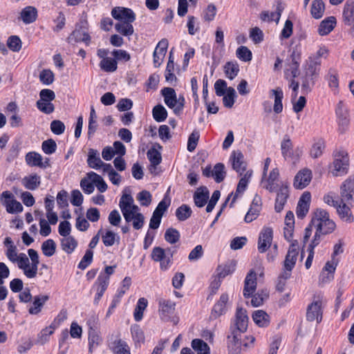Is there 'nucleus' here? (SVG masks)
Returning <instances> with one entry per match:
<instances>
[{
	"label": "nucleus",
	"mask_w": 354,
	"mask_h": 354,
	"mask_svg": "<svg viewBox=\"0 0 354 354\" xmlns=\"http://www.w3.org/2000/svg\"><path fill=\"white\" fill-rule=\"evenodd\" d=\"M248 317L246 310L237 307L235 319L230 326V335H227V347L230 354H240L242 342L241 333H245L248 328Z\"/></svg>",
	"instance_id": "obj_1"
},
{
	"label": "nucleus",
	"mask_w": 354,
	"mask_h": 354,
	"mask_svg": "<svg viewBox=\"0 0 354 354\" xmlns=\"http://www.w3.org/2000/svg\"><path fill=\"white\" fill-rule=\"evenodd\" d=\"M311 223L316 224V228L322 232L323 235L332 233L336 227L335 222L330 219L328 212L323 209H316Z\"/></svg>",
	"instance_id": "obj_2"
},
{
	"label": "nucleus",
	"mask_w": 354,
	"mask_h": 354,
	"mask_svg": "<svg viewBox=\"0 0 354 354\" xmlns=\"http://www.w3.org/2000/svg\"><path fill=\"white\" fill-rule=\"evenodd\" d=\"M322 296L315 295L313 301L310 304L306 310V319L308 322L317 321L320 323L322 320Z\"/></svg>",
	"instance_id": "obj_3"
},
{
	"label": "nucleus",
	"mask_w": 354,
	"mask_h": 354,
	"mask_svg": "<svg viewBox=\"0 0 354 354\" xmlns=\"http://www.w3.org/2000/svg\"><path fill=\"white\" fill-rule=\"evenodd\" d=\"M348 157L344 151L337 152L333 161L334 169L332 171L333 176H341L347 174L348 170Z\"/></svg>",
	"instance_id": "obj_4"
},
{
	"label": "nucleus",
	"mask_w": 354,
	"mask_h": 354,
	"mask_svg": "<svg viewBox=\"0 0 354 354\" xmlns=\"http://www.w3.org/2000/svg\"><path fill=\"white\" fill-rule=\"evenodd\" d=\"M13 198L14 196L12 193L9 191H5L2 192L0 199L8 213L16 214L21 212L24 209L22 205Z\"/></svg>",
	"instance_id": "obj_5"
},
{
	"label": "nucleus",
	"mask_w": 354,
	"mask_h": 354,
	"mask_svg": "<svg viewBox=\"0 0 354 354\" xmlns=\"http://www.w3.org/2000/svg\"><path fill=\"white\" fill-rule=\"evenodd\" d=\"M342 202L347 203L351 206L354 203V176L348 177L340 187Z\"/></svg>",
	"instance_id": "obj_6"
},
{
	"label": "nucleus",
	"mask_w": 354,
	"mask_h": 354,
	"mask_svg": "<svg viewBox=\"0 0 354 354\" xmlns=\"http://www.w3.org/2000/svg\"><path fill=\"white\" fill-rule=\"evenodd\" d=\"M176 303L165 299L158 300V312L160 319L163 322L171 321V315L175 311Z\"/></svg>",
	"instance_id": "obj_7"
},
{
	"label": "nucleus",
	"mask_w": 354,
	"mask_h": 354,
	"mask_svg": "<svg viewBox=\"0 0 354 354\" xmlns=\"http://www.w3.org/2000/svg\"><path fill=\"white\" fill-rule=\"evenodd\" d=\"M273 239V231L271 227H263L258 239V250L261 253L266 252L270 247Z\"/></svg>",
	"instance_id": "obj_8"
},
{
	"label": "nucleus",
	"mask_w": 354,
	"mask_h": 354,
	"mask_svg": "<svg viewBox=\"0 0 354 354\" xmlns=\"http://www.w3.org/2000/svg\"><path fill=\"white\" fill-rule=\"evenodd\" d=\"M111 15L121 23H133L136 20V14L127 8H115L111 11Z\"/></svg>",
	"instance_id": "obj_9"
},
{
	"label": "nucleus",
	"mask_w": 354,
	"mask_h": 354,
	"mask_svg": "<svg viewBox=\"0 0 354 354\" xmlns=\"http://www.w3.org/2000/svg\"><path fill=\"white\" fill-rule=\"evenodd\" d=\"M230 161L232 167L240 176H242L247 167V163L244 160V156L240 151H234L230 156Z\"/></svg>",
	"instance_id": "obj_10"
},
{
	"label": "nucleus",
	"mask_w": 354,
	"mask_h": 354,
	"mask_svg": "<svg viewBox=\"0 0 354 354\" xmlns=\"http://www.w3.org/2000/svg\"><path fill=\"white\" fill-rule=\"evenodd\" d=\"M343 21L345 25L351 26V32L354 35V1L347 0L344 6L342 12Z\"/></svg>",
	"instance_id": "obj_11"
},
{
	"label": "nucleus",
	"mask_w": 354,
	"mask_h": 354,
	"mask_svg": "<svg viewBox=\"0 0 354 354\" xmlns=\"http://www.w3.org/2000/svg\"><path fill=\"white\" fill-rule=\"evenodd\" d=\"M335 113L338 118L339 129L341 133H343L349 124V120L348 118V114L347 109L342 101H339L337 104Z\"/></svg>",
	"instance_id": "obj_12"
},
{
	"label": "nucleus",
	"mask_w": 354,
	"mask_h": 354,
	"mask_svg": "<svg viewBox=\"0 0 354 354\" xmlns=\"http://www.w3.org/2000/svg\"><path fill=\"white\" fill-rule=\"evenodd\" d=\"M109 284V277L104 274L100 273L97 277L93 288H96V295L94 298V303L98 304Z\"/></svg>",
	"instance_id": "obj_13"
},
{
	"label": "nucleus",
	"mask_w": 354,
	"mask_h": 354,
	"mask_svg": "<svg viewBox=\"0 0 354 354\" xmlns=\"http://www.w3.org/2000/svg\"><path fill=\"white\" fill-rule=\"evenodd\" d=\"M257 274L254 271L250 270L244 281L243 296L245 298H250L257 289Z\"/></svg>",
	"instance_id": "obj_14"
},
{
	"label": "nucleus",
	"mask_w": 354,
	"mask_h": 354,
	"mask_svg": "<svg viewBox=\"0 0 354 354\" xmlns=\"http://www.w3.org/2000/svg\"><path fill=\"white\" fill-rule=\"evenodd\" d=\"M311 178V171L308 169H302L296 174L293 186L295 189H302L309 185Z\"/></svg>",
	"instance_id": "obj_15"
},
{
	"label": "nucleus",
	"mask_w": 354,
	"mask_h": 354,
	"mask_svg": "<svg viewBox=\"0 0 354 354\" xmlns=\"http://www.w3.org/2000/svg\"><path fill=\"white\" fill-rule=\"evenodd\" d=\"M311 195L309 192H305L301 196L296 210L297 216L299 218H304L308 212Z\"/></svg>",
	"instance_id": "obj_16"
},
{
	"label": "nucleus",
	"mask_w": 354,
	"mask_h": 354,
	"mask_svg": "<svg viewBox=\"0 0 354 354\" xmlns=\"http://www.w3.org/2000/svg\"><path fill=\"white\" fill-rule=\"evenodd\" d=\"M279 178V171L277 168L273 169L268 176V178H264V183H261L263 187L270 192H274L279 187L278 180Z\"/></svg>",
	"instance_id": "obj_17"
},
{
	"label": "nucleus",
	"mask_w": 354,
	"mask_h": 354,
	"mask_svg": "<svg viewBox=\"0 0 354 354\" xmlns=\"http://www.w3.org/2000/svg\"><path fill=\"white\" fill-rule=\"evenodd\" d=\"M86 162L88 166L94 169L102 168L104 170L105 165H109V163H105L101 160L99 152L94 149H90L88 150Z\"/></svg>",
	"instance_id": "obj_18"
},
{
	"label": "nucleus",
	"mask_w": 354,
	"mask_h": 354,
	"mask_svg": "<svg viewBox=\"0 0 354 354\" xmlns=\"http://www.w3.org/2000/svg\"><path fill=\"white\" fill-rule=\"evenodd\" d=\"M288 196V186L287 185H282L277 192L275 200L274 209L277 212H280L283 209Z\"/></svg>",
	"instance_id": "obj_19"
},
{
	"label": "nucleus",
	"mask_w": 354,
	"mask_h": 354,
	"mask_svg": "<svg viewBox=\"0 0 354 354\" xmlns=\"http://www.w3.org/2000/svg\"><path fill=\"white\" fill-rule=\"evenodd\" d=\"M228 300V294L223 293L221 295L218 301L214 304L212 310V316L214 318H217L226 313Z\"/></svg>",
	"instance_id": "obj_20"
},
{
	"label": "nucleus",
	"mask_w": 354,
	"mask_h": 354,
	"mask_svg": "<svg viewBox=\"0 0 354 354\" xmlns=\"http://www.w3.org/2000/svg\"><path fill=\"white\" fill-rule=\"evenodd\" d=\"M298 255L297 242L290 245L284 261L285 270H292L295 267Z\"/></svg>",
	"instance_id": "obj_21"
},
{
	"label": "nucleus",
	"mask_w": 354,
	"mask_h": 354,
	"mask_svg": "<svg viewBox=\"0 0 354 354\" xmlns=\"http://www.w3.org/2000/svg\"><path fill=\"white\" fill-rule=\"evenodd\" d=\"M209 192L205 186H201L194 192L193 198L194 204L198 207H204L208 201Z\"/></svg>",
	"instance_id": "obj_22"
},
{
	"label": "nucleus",
	"mask_w": 354,
	"mask_h": 354,
	"mask_svg": "<svg viewBox=\"0 0 354 354\" xmlns=\"http://www.w3.org/2000/svg\"><path fill=\"white\" fill-rule=\"evenodd\" d=\"M165 104L174 111L177 104V95L175 90L171 87H165L161 90Z\"/></svg>",
	"instance_id": "obj_23"
},
{
	"label": "nucleus",
	"mask_w": 354,
	"mask_h": 354,
	"mask_svg": "<svg viewBox=\"0 0 354 354\" xmlns=\"http://www.w3.org/2000/svg\"><path fill=\"white\" fill-rule=\"evenodd\" d=\"M21 184L28 190H35L40 186L41 176L37 174L26 176L21 179Z\"/></svg>",
	"instance_id": "obj_24"
},
{
	"label": "nucleus",
	"mask_w": 354,
	"mask_h": 354,
	"mask_svg": "<svg viewBox=\"0 0 354 354\" xmlns=\"http://www.w3.org/2000/svg\"><path fill=\"white\" fill-rule=\"evenodd\" d=\"M68 43L83 41L88 46L91 37L88 32H84L79 28H75L66 39Z\"/></svg>",
	"instance_id": "obj_25"
},
{
	"label": "nucleus",
	"mask_w": 354,
	"mask_h": 354,
	"mask_svg": "<svg viewBox=\"0 0 354 354\" xmlns=\"http://www.w3.org/2000/svg\"><path fill=\"white\" fill-rule=\"evenodd\" d=\"M336 25V19L335 17H328L324 19L318 28V33L322 35H328Z\"/></svg>",
	"instance_id": "obj_26"
},
{
	"label": "nucleus",
	"mask_w": 354,
	"mask_h": 354,
	"mask_svg": "<svg viewBox=\"0 0 354 354\" xmlns=\"http://www.w3.org/2000/svg\"><path fill=\"white\" fill-rule=\"evenodd\" d=\"M283 8L281 3H278L276 8V12H268V11H263L260 14V19L263 21L270 22L272 21H275L277 23L279 22L281 13L283 12Z\"/></svg>",
	"instance_id": "obj_27"
},
{
	"label": "nucleus",
	"mask_w": 354,
	"mask_h": 354,
	"mask_svg": "<svg viewBox=\"0 0 354 354\" xmlns=\"http://www.w3.org/2000/svg\"><path fill=\"white\" fill-rule=\"evenodd\" d=\"M26 162L30 167H39L40 168H46V165L43 163L42 156L35 151L28 152L25 157Z\"/></svg>",
	"instance_id": "obj_28"
},
{
	"label": "nucleus",
	"mask_w": 354,
	"mask_h": 354,
	"mask_svg": "<svg viewBox=\"0 0 354 354\" xmlns=\"http://www.w3.org/2000/svg\"><path fill=\"white\" fill-rule=\"evenodd\" d=\"M348 205L347 203L342 202L341 199L336 209L341 219L348 223H352L353 221V216Z\"/></svg>",
	"instance_id": "obj_29"
},
{
	"label": "nucleus",
	"mask_w": 354,
	"mask_h": 354,
	"mask_svg": "<svg viewBox=\"0 0 354 354\" xmlns=\"http://www.w3.org/2000/svg\"><path fill=\"white\" fill-rule=\"evenodd\" d=\"M49 299L48 295H37L34 297L32 306L28 309L30 315H37L41 311L45 303Z\"/></svg>",
	"instance_id": "obj_30"
},
{
	"label": "nucleus",
	"mask_w": 354,
	"mask_h": 354,
	"mask_svg": "<svg viewBox=\"0 0 354 354\" xmlns=\"http://www.w3.org/2000/svg\"><path fill=\"white\" fill-rule=\"evenodd\" d=\"M37 17V10L35 7L26 6L21 12V18L24 24L34 22Z\"/></svg>",
	"instance_id": "obj_31"
},
{
	"label": "nucleus",
	"mask_w": 354,
	"mask_h": 354,
	"mask_svg": "<svg viewBox=\"0 0 354 354\" xmlns=\"http://www.w3.org/2000/svg\"><path fill=\"white\" fill-rule=\"evenodd\" d=\"M337 263L333 262H326L323 270L320 274V280L322 282H328L333 279V273L335 271Z\"/></svg>",
	"instance_id": "obj_32"
},
{
	"label": "nucleus",
	"mask_w": 354,
	"mask_h": 354,
	"mask_svg": "<svg viewBox=\"0 0 354 354\" xmlns=\"http://www.w3.org/2000/svg\"><path fill=\"white\" fill-rule=\"evenodd\" d=\"M270 93L274 96V103L273 111L276 113H280L283 111L282 100L283 98V93L280 87L272 89Z\"/></svg>",
	"instance_id": "obj_33"
},
{
	"label": "nucleus",
	"mask_w": 354,
	"mask_h": 354,
	"mask_svg": "<svg viewBox=\"0 0 354 354\" xmlns=\"http://www.w3.org/2000/svg\"><path fill=\"white\" fill-rule=\"evenodd\" d=\"M133 203V198L131 194H125L121 197L119 203V206L125 221L129 220V212L127 208Z\"/></svg>",
	"instance_id": "obj_34"
},
{
	"label": "nucleus",
	"mask_w": 354,
	"mask_h": 354,
	"mask_svg": "<svg viewBox=\"0 0 354 354\" xmlns=\"http://www.w3.org/2000/svg\"><path fill=\"white\" fill-rule=\"evenodd\" d=\"M252 319L259 327H266L270 323L269 315L262 310L254 311L252 314Z\"/></svg>",
	"instance_id": "obj_35"
},
{
	"label": "nucleus",
	"mask_w": 354,
	"mask_h": 354,
	"mask_svg": "<svg viewBox=\"0 0 354 354\" xmlns=\"http://www.w3.org/2000/svg\"><path fill=\"white\" fill-rule=\"evenodd\" d=\"M325 11V4L322 0H313L311 5L310 14L316 19L323 17Z\"/></svg>",
	"instance_id": "obj_36"
},
{
	"label": "nucleus",
	"mask_w": 354,
	"mask_h": 354,
	"mask_svg": "<svg viewBox=\"0 0 354 354\" xmlns=\"http://www.w3.org/2000/svg\"><path fill=\"white\" fill-rule=\"evenodd\" d=\"M320 61L315 60L312 57H310L306 62V66L305 68V74L308 76H312L317 78L318 72L319 71Z\"/></svg>",
	"instance_id": "obj_37"
},
{
	"label": "nucleus",
	"mask_w": 354,
	"mask_h": 354,
	"mask_svg": "<svg viewBox=\"0 0 354 354\" xmlns=\"http://www.w3.org/2000/svg\"><path fill=\"white\" fill-rule=\"evenodd\" d=\"M87 177L94 183L99 192L103 193L106 191L107 184L100 175L94 171H90L87 174Z\"/></svg>",
	"instance_id": "obj_38"
},
{
	"label": "nucleus",
	"mask_w": 354,
	"mask_h": 354,
	"mask_svg": "<svg viewBox=\"0 0 354 354\" xmlns=\"http://www.w3.org/2000/svg\"><path fill=\"white\" fill-rule=\"evenodd\" d=\"M111 350L114 354H131L129 346L121 339H116L112 343Z\"/></svg>",
	"instance_id": "obj_39"
},
{
	"label": "nucleus",
	"mask_w": 354,
	"mask_h": 354,
	"mask_svg": "<svg viewBox=\"0 0 354 354\" xmlns=\"http://www.w3.org/2000/svg\"><path fill=\"white\" fill-rule=\"evenodd\" d=\"M239 72V66L236 62H227L224 65V73L227 78L232 80Z\"/></svg>",
	"instance_id": "obj_40"
},
{
	"label": "nucleus",
	"mask_w": 354,
	"mask_h": 354,
	"mask_svg": "<svg viewBox=\"0 0 354 354\" xmlns=\"http://www.w3.org/2000/svg\"><path fill=\"white\" fill-rule=\"evenodd\" d=\"M192 347L197 354H210L209 346L203 339H193L192 342Z\"/></svg>",
	"instance_id": "obj_41"
},
{
	"label": "nucleus",
	"mask_w": 354,
	"mask_h": 354,
	"mask_svg": "<svg viewBox=\"0 0 354 354\" xmlns=\"http://www.w3.org/2000/svg\"><path fill=\"white\" fill-rule=\"evenodd\" d=\"M61 246L64 251L71 254L77 246V241L72 236L64 237L61 240Z\"/></svg>",
	"instance_id": "obj_42"
},
{
	"label": "nucleus",
	"mask_w": 354,
	"mask_h": 354,
	"mask_svg": "<svg viewBox=\"0 0 354 354\" xmlns=\"http://www.w3.org/2000/svg\"><path fill=\"white\" fill-rule=\"evenodd\" d=\"M236 263L234 261H231L223 266H218L216 269L217 275L219 278L224 279L234 271Z\"/></svg>",
	"instance_id": "obj_43"
},
{
	"label": "nucleus",
	"mask_w": 354,
	"mask_h": 354,
	"mask_svg": "<svg viewBox=\"0 0 354 354\" xmlns=\"http://www.w3.org/2000/svg\"><path fill=\"white\" fill-rule=\"evenodd\" d=\"M147 304L148 301L145 298L141 297L138 299L133 313L134 319L136 322L142 320L143 317V313L146 309Z\"/></svg>",
	"instance_id": "obj_44"
},
{
	"label": "nucleus",
	"mask_w": 354,
	"mask_h": 354,
	"mask_svg": "<svg viewBox=\"0 0 354 354\" xmlns=\"http://www.w3.org/2000/svg\"><path fill=\"white\" fill-rule=\"evenodd\" d=\"M100 66V68L105 72L113 73L117 70L118 63L114 57H106L101 60Z\"/></svg>",
	"instance_id": "obj_45"
},
{
	"label": "nucleus",
	"mask_w": 354,
	"mask_h": 354,
	"mask_svg": "<svg viewBox=\"0 0 354 354\" xmlns=\"http://www.w3.org/2000/svg\"><path fill=\"white\" fill-rule=\"evenodd\" d=\"M97 115L93 106L91 107L89 120H88V138H91L93 137L94 133H95L97 124Z\"/></svg>",
	"instance_id": "obj_46"
},
{
	"label": "nucleus",
	"mask_w": 354,
	"mask_h": 354,
	"mask_svg": "<svg viewBox=\"0 0 354 354\" xmlns=\"http://www.w3.org/2000/svg\"><path fill=\"white\" fill-rule=\"evenodd\" d=\"M192 214L191 207L186 204H183L176 210V216L180 221H184L188 219Z\"/></svg>",
	"instance_id": "obj_47"
},
{
	"label": "nucleus",
	"mask_w": 354,
	"mask_h": 354,
	"mask_svg": "<svg viewBox=\"0 0 354 354\" xmlns=\"http://www.w3.org/2000/svg\"><path fill=\"white\" fill-rule=\"evenodd\" d=\"M325 149V142L322 138L317 139L313 145L310 149V156L317 158L322 156Z\"/></svg>",
	"instance_id": "obj_48"
},
{
	"label": "nucleus",
	"mask_w": 354,
	"mask_h": 354,
	"mask_svg": "<svg viewBox=\"0 0 354 354\" xmlns=\"http://www.w3.org/2000/svg\"><path fill=\"white\" fill-rule=\"evenodd\" d=\"M102 342L99 329L88 330V351L93 352V347L99 345Z\"/></svg>",
	"instance_id": "obj_49"
},
{
	"label": "nucleus",
	"mask_w": 354,
	"mask_h": 354,
	"mask_svg": "<svg viewBox=\"0 0 354 354\" xmlns=\"http://www.w3.org/2000/svg\"><path fill=\"white\" fill-rule=\"evenodd\" d=\"M225 93L226 94L223 95V103L224 106L230 109L235 102V98L236 97V91L234 88L228 87Z\"/></svg>",
	"instance_id": "obj_50"
},
{
	"label": "nucleus",
	"mask_w": 354,
	"mask_h": 354,
	"mask_svg": "<svg viewBox=\"0 0 354 354\" xmlns=\"http://www.w3.org/2000/svg\"><path fill=\"white\" fill-rule=\"evenodd\" d=\"M281 153L284 158L290 157L292 154V144L290 137L286 135L281 143Z\"/></svg>",
	"instance_id": "obj_51"
},
{
	"label": "nucleus",
	"mask_w": 354,
	"mask_h": 354,
	"mask_svg": "<svg viewBox=\"0 0 354 354\" xmlns=\"http://www.w3.org/2000/svg\"><path fill=\"white\" fill-rule=\"evenodd\" d=\"M325 80L328 82V86L332 89H337L339 86L338 74L333 69L330 68L325 76Z\"/></svg>",
	"instance_id": "obj_52"
},
{
	"label": "nucleus",
	"mask_w": 354,
	"mask_h": 354,
	"mask_svg": "<svg viewBox=\"0 0 354 354\" xmlns=\"http://www.w3.org/2000/svg\"><path fill=\"white\" fill-rule=\"evenodd\" d=\"M226 172L225 171V165L223 163L218 162L214 167L212 176L217 183H221L225 178Z\"/></svg>",
	"instance_id": "obj_53"
},
{
	"label": "nucleus",
	"mask_w": 354,
	"mask_h": 354,
	"mask_svg": "<svg viewBox=\"0 0 354 354\" xmlns=\"http://www.w3.org/2000/svg\"><path fill=\"white\" fill-rule=\"evenodd\" d=\"M153 117L158 122H163L167 117V111L162 104H158L153 108Z\"/></svg>",
	"instance_id": "obj_54"
},
{
	"label": "nucleus",
	"mask_w": 354,
	"mask_h": 354,
	"mask_svg": "<svg viewBox=\"0 0 354 354\" xmlns=\"http://www.w3.org/2000/svg\"><path fill=\"white\" fill-rule=\"evenodd\" d=\"M43 254L48 257H52L56 252V243L53 239H48L41 245Z\"/></svg>",
	"instance_id": "obj_55"
},
{
	"label": "nucleus",
	"mask_w": 354,
	"mask_h": 354,
	"mask_svg": "<svg viewBox=\"0 0 354 354\" xmlns=\"http://www.w3.org/2000/svg\"><path fill=\"white\" fill-rule=\"evenodd\" d=\"M104 173H107L110 181L115 185H118L121 182V176L115 171L111 164L106 165Z\"/></svg>",
	"instance_id": "obj_56"
},
{
	"label": "nucleus",
	"mask_w": 354,
	"mask_h": 354,
	"mask_svg": "<svg viewBox=\"0 0 354 354\" xmlns=\"http://www.w3.org/2000/svg\"><path fill=\"white\" fill-rule=\"evenodd\" d=\"M147 158L149 159L151 166L156 167L158 165L162 160L160 153L154 148H151L147 153Z\"/></svg>",
	"instance_id": "obj_57"
},
{
	"label": "nucleus",
	"mask_w": 354,
	"mask_h": 354,
	"mask_svg": "<svg viewBox=\"0 0 354 354\" xmlns=\"http://www.w3.org/2000/svg\"><path fill=\"white\" fill-rule=\"evenodd\" d=\"M132 23H117L115 28L117 32L124 36H130L133 34L134 30Z\"/></svg>",
	"instance_id": "obj_58"
},
{
	"label": "nucleus",
	"mask_w": 354,
	"mask_h": 354,
	"mask_svg": "<svg viewBox=\"0 0 354 354\" xmlns=\"http://www.w3.org/2000/svg\"><path fill=\"white\" fill-rule=\"evenodd\" d=\"M119 242L120 237L113 231L107 230L104 234L102 235V240L104 245L106 247H111L114 245L115 241Z\"/></svg>",
	"instance_id": "obj_59"
},
{
	"label": "nucleus",
	"mask_w": 354,
	"mask_h": 354,
	"mask_svg": "<svg viewBox=\"0 0 354 354\" xmlns=\"http://www.w3.org/2000/svg\"><path fill=\"white\" fill-rule=\"evenodd\" d=\"M315 77L308 76L307 74H305L302 77L301 89L304 93H308L311 91L313 86L315 85Z\"/></svg>",
	"instance_id": "obj_60"
},
{
	"label": "nucleus",
	"mask_w": 354,
	"mask_h": 354,
	"mask_svg": "<svg viewBox=\"0 0 354 354\" xmlns=\"http://www.w3.org/2000/svg\"><path fill=\"white\" fill-rule=\"evenodd\" d=\"M179 232L173 227L168 228L165 233V239L167 242L174 244L177 243L180 239Z\"/></svg>",
	"instance_id": "obj_61"
},
{
	"label": "nucleus",
	"mask_w": 354,
	"mask_h": 354,
	"mask_svg": "<svg viewBox=\"0 0 354 354\" xmlns=\"http://www.w3.org/2000/svg\"><path fill=\"white\" fill-rule=\"evenodd\" d=\"M236 57L243 62H249L252 58L251 50L244 46L239 47L236 50Z\"/></svg>",
	"instance_id": "obj_62"
},
{
	"label": "nucleus",
	"mask_w": 354,
	"mask_h": 354,
	"mask_svg": "<svg viewBox=\"0 0 354 354\" xmlns=\"http://www.w3.org/2000/svg\"><path fill=\"white\" fill-rule=\"evenodd\" d=\"M36 106L40 111L46 114H50L55 110L54 104L51 102L48 101H43L39 100L36 102Z\"/></svg>",
	"instance_id": "obj_63"
},
{
	"label": "nucleus",
	"mask_w": 354,
	"mask_h": 354,
	"mask_svg": "<svg viewBox=\"0 0 354 354\" xmlns=\"http://www.w3.org/2000/svg\"><path fill=\"white\" fill-rule=\"evenodd\" d=\"M40 82L45 85H50L54 81V74L50 69H44L39 74Z\"/></svg>",
	"instance_id": "obj_64"
}]
</instances>
